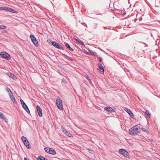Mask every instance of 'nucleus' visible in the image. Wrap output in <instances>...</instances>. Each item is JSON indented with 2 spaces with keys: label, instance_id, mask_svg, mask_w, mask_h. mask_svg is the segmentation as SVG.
<instances>
[{
  "label": "nucleus",
  "instance_id": "1",
  "mask_svg": "<svg viewBox=\"0 0 160 160\" xmlns=\"http://www.w3.org/2000/svg\"><path fill=\"white\" fill-rule=\"evenodd\" d=\"M140 127L137 125L131 128L129 130V133L132 135H138L140 133Z\"/></svg>",
  "mask_w": 160,
  "mask_h": 160
},
{
  "label": "nucleus",
  "instance_id": "2",
  "mask_svg": "<svg viewBox=\"0 0 160 160\" xmlns=\"http://www.w3.org/2000/svg\"><path fill=\"white\" fill-rule=\"evenodd\" d=\"M56 104L59 109L61 110H63L62 101L59 97H58V98L56 100Z\"/></svg>",
  "mask_w": 160,
  "mask_h": 160
},
{
  "label": "nucleus",
  "instance_id": "3",
  "mask_svg": "<svg viewBox=\"0 0 160 160\" xmlns=\"http://www.w3.org/2000/svg\"><path fill=\"white\" fill-rule=\"evenodd\" d=\"M30 38L36 47L38 46V42L35 37L33 35L31 34L30 35Z\"/></svg>",
  "mask_w": 160,
  "mask_h": 160
},
{
  "label": "nucleus",
  "instance_id": "4",
  "mask_svg": "<svg viewBox=\"0 0 160 160\" xmlns=\"http://www.w3.org/2000/svg\"><path fill=\"white\" fill-rule=\"evenodd\" d=\"M52 45L56 48L59 49L61 50H63V47L60 44L55 41L52 42Z\"/></svg>",
  "mask_w": 160,
  "mask_h": 160
},
{
  "label": "nucleus",
  "instance_id": "5",
  "mask_svg": "<svg viewBox=\"0 0 160 160\" xmlns=\"http://www.w3.org/2000/svg\"><path fill=\"white\" fill-rule=\"evenodd\" d=\"M119 152L125 157L128 158L129 156L128 153L124 149H120L119 150Z\"/></svg>",
  "mask_w": 160,
  "mask_h": 160
},
{
  "label": "nucleus",
  "instance_id": "6",
  "mask_svg": "<svg viewBox=\"0 0 160 160\" xmlns=\"http://www.w3.org/2000/svg\"><path fill=\"white\" fill-rule=\"evenodd\" d=\"M0 55L2 58H4L7 60H9L10 58V55L5 52H1L0 53Z\"/></svg>",
  "mask_w": 160,
  "mask_h": 160
},
{
  "label": "nucleus",
  "instance_id": "7",
  "mask_svg": "<svg viewBox=\"0 0 160 160\" xmlns=\"http://www.w3.org/2000/svg\"><path fill=\"white\" fill-rule=\"evenodd\" d=\"M37 109L38 115L40 117H41L42 115V110L38 105L37 106Z\"/></svg>",
  "mask_w": 160,
  "mask_h": 160
},
{
  "label": "nucleus",
  "instance_id": "8",
  "mask_svg": "<svg viewBox=\"0 0 160 160\" xmlns=\"http://www.w3.org/2000/svg\"><path fill=\"white\" fill-rule=\"evenodd\" d=\"M125 110L129 114V115L132 118H133L134 116L133 113L132 112L131 110L128 108H126Z\"/></svg>",
  "mask_w": 160,
  "mask_h": 160
},
{
  "label": "nucleus",
  "instance_id": "9",
  "mask_svg": "<svg viewBox=\"0 0 160 160\" xmlns=\"http://www.w3.org/2000/svg\"><path fill=\"white\" fill-rule=\"evenodd\" d=\"M9 95L10 96V99L12 100V101L13 102V103H14L16 104L17 103V101L16 100L13 95L12 93H9Z\"/></svg>",
  "mask_w": 160,
  "mask_h": 160
},
{
  "label": "nucleus",
  "instance_id": "10",
  "mask_svg": "<svg viewBox=\"0 0 160 160\" xmlns=\"http://www.w3.org/2000/svg\"><path fill=\"white\" fill-rule=\"evenodd\" d=\"M98 70L101 73H104V69L101 64L99 66V68H98Z\"/></svg>",
  "mask_w": 160,
  "mask_h": 160
},
{
  "label": "nucleus",
  "instance_id": "11",
  "mask_svg": "<svg viewBox=\"0 0 160 160\" xmlns=\"http://www.w3.org/2000/svg\"><path fill=\"white\" fill-rule=\"evenodd\" d=\"M104 110L107 111H109L111 112H114V111L113 109L111 107H105L104 108Z\"/></svg>",
  "mask_w": 160,
  "mask_h": 160
},
{
  "label": "nucleus",
  "instance_id": "12",
  "mask_svg": "<svg viewBox=\"0 0 160 160\" xmlns=\"http://www.w3.org/2000/svg\"><path fill=\"white\" fill-rule=\"evenodd\" d=\"M22 106L23 108L28 113H30V112L26 104L22 105Z\"/></svg>",
  "mask_w": 160,
  "mask_h": 160
},
{
  "label": "nucleus",
  "instance_id": "13",
  "mask_svg": "<svg viewBox=\"0 0 160 160\" xmlns=\"http://www.w3.org/2000/svg\"><path fill=\"white\" fill-rule=\"evenodd\" d=\"M27 142L23 141L22 142L25 145V146H26V147L28 149H30L31 148V146L30 145L29 142L28 140H27Z\"/></svg>",
  "mask_w": 160,
  "mask_h": 160
},
{
  "label": "nucleus",
  "instance_id": "14",
  "mask_svg": "<svg viewBox=\"0 0 160 160\" xmlns=\"http://www.w3.org/2000/svg\"><path fill=\"white\" fill-rule=\"evenodd\" d=\"M6 11H9L12 12L13 13H17L18 12L16 11H15L14 9H13L10 8H6Z\"/></svg>",
  "mask_w": 160,
  "mask_h": 160
},
{
  "label": "nucleus",
  "instance_id": "15",
  "mask_svg": "<svg viewBox=\"0 0 160 160\" xmlns=\"http://www.w3.org/2000/svg\"><path fill=\"white\" fill-rule=\"evenodd\" d=\"M8 75L10 77L12 78L14 80H16L17 79V77L13 74L11 73H8Z\"/></svg>",
  "mask_w": 160,
  "mask_h": 160
},
{
  "label": "nucleus",
  "instance_id": "16",
  "mask_svg": "<svg viewBox=\"0 0 160 160\" xmlns=\"http://www.w3.org/2000/svg\"><path fill=\"white\" fill-rule=\"evenodd\" d=\"M50 150L49 152V153L52 155H55L56 154V152L52 148H50Z\"/></svg>",
  "mask_w": 160,
  "mask_h": 160
},
{
  "label": "nucleus",
  "instance_id": "17",
  "mask_svg": "<svg viewBox=\"0 0 160 160\" xmlns=\"http://www.w3.org/2000/svg\"><path fill=\"white\" fill-rule=\"evenodd\" d=\"M65 46L69 50L71 51H73L74 50L70 46L68 43H66Z\"/></svg>",
  "mask_w": 160,
  "mask_h": 160
},
{
  "label": "nucleus",
  "instance_id": "18",
  "mask_svg": "<svg viewBox=\"0 0 160 160\" xmlns=\"http://www.w3.org/2000/svg\"><path fill=\"white\" fill-rule=\"evenodd\" d=\"M38 160H48L47 159L42 156H39L38 158Z\"/></svg>",
  "mask_w": 160,
  "mask_h": 160
},
{
  "label": "nucleus",
  "instance_id": "19",
  "mask_svg": "<svg viewBox=\"0 0 160 160\" xmlns=\"http://www.w3.org/2000/svg\"><path fill=\"white\" fill-rule=\"evenodd\" d=\"M90 53L93 55H94V56H98V55H97V53L96 52H93L91 50L90 51Z\"/></svg>",
  "mask_w": 160,
  "mask_h": 160
},
{
  "label": "nucleus",
  "instance_id": "20",
  "mask_svg": "<svg viewBox=\"0 0 160 160\" xmlns=\"http://www.w3.org/2000/svg\"><path fill=\"white\" fill-rule=\"evenodd\" d=\"M0 118H2L3 119H5V116L4 115L3 113L1 112H0Z\"/></svg>",
  "mask_w": 160,
  "mask_h": 160
},
{
  "label": "nucleus",
  "instance_id": "21",
  "mask_svg": "<svg viewBox=\"0 0 160 160\" xmlns=\"http://www.w3.org/2000/svg\"><path fill=\"white\" fill-rule=\"evenodd\" d=\"M21 139L22 142H23V141L26 142H26H27V140H28V139L27 138L23 136H22L21 137Z\"/></svg>",
  "mask_w": 160,
  "mask_h": 160
},
{
  "label": "nucleus",
  "instance_id": "22",
  "mask_svg": "<svg viewBox=\"0 0 160 160\" xmlns=\"http://www.w3.org/2000/svg\"><path fill=\"white\" fill-rule=\"evenodd\" d=\"M44 150L46 152L49 153V151L50 150V148H49L45 147L44 148Z\"/></svg>",
  "mask_w": 160,
  "mask_h": 160
},
{
  "label": "nucleus",
  "instance_id": "23",
  "mask_svg": "<svg viewBox=\"0 0 160 160\" xmlns=\"http://www.w3.org/2000/svg\"><path fill=\"white\" fill-rule=\"evenodd\" d=\"M63 55L65 58L68 59L69 60L71 59V58L70 57L68 56L67 55H66L65 54H63Z\"/></svg>",
  "mask_w": 160,
  "mask_h": 160
},
{
  "label": "nucleus",
  "instance_id": "24",
  "mask_svg": "<svg viewBox=\"0 0 160 160\" xmlns=\"http://www.w3.org/2000/svg\"><path fill=\"white\" fill-rule=\"evenodd\" d=\"M76 41H77L78 42H79L81 45H84V43L82 41H81V40H79V39H78V40H76Z\"/></svg>",
  "mask_w": 160,
  "mask_h": 160
},
{
  "label": "nucleus",
  "instance_id": "25",
  "mask_svg": "<svg viewBox=\"0 0 160 160\" xmlns=\"http://www.w3.org/2000/svg\"><path fill=\"white\" fill-rule=\"evenodd\" d=\"M66 135L67 136H69V137H71V136H72V134H71L68 131H67L65 133Z\"/></svg>",
  "mask_w": 160,
  "mask_h": 160
},
{
  "label": "nucleus",
  "instance_id": "26",
  "mask_svg": "<svg viewBox=\"0 0 160 160\" xmlns=\"http://www.w3.org/2000/svg\"><path fill=\"white\" fill-rule=\"evenodd\" d=\"M146 114L147 115L148 118H149L150 116V114L149 113L148 111H146L145 112Z\"/></svg>",
  "mask_w": 160,
  "mask_h": 160
},
{
  "label": "nucleus",
  "instance_id": "27",
  "mask_svg": "<svg viewBox=\"0 0 160 160\" xmlns=\"http://www.w3.org/2000/svg\"><path fill=\"white\" fill-rule=\"evenodd\" d=\"M86 78L88 80L89 82L90 83H91V79L89 78V76L88 75H86Z\"/></svg>",
  "mask_w": 160,
  "mask_h": 160
},
{
  "label": "nucleus",
  "instance_id": "28",
  "mask_svg": "<svg viewBox=\"0 0 160 160\" xmlns=\"http://www.w3.org/2000/svg\"><path fill=\"white\" fill-rule=\"evenodd\" d=\"M7 28V27L4 25H0V28L5 29Z\"/></svg>",
  "mask_w": 160,
  "mask_h": 160
},
{
  "label": "nucleus",
  "instance_id": "29",
  "mask_svg": "<svg viewBox=\"0 0 160 160\" xmlns=\"http://www.w3.org/2000/svg\"><path fill=\"white\" fill-rule=\"evenodd\" d=\"M61 128H62V131L64 133H65L67 131L62 126H61Z\"/></svg>",
  "mask_w": 160,
  "mask_h": 160
},
{
  "label": "nucleus",
  "instance_id": "30",
  "mask_svg": "<svg viewBox=\"0 0 160 160\" xmlns=\"http://www.w3.org/2000/svg\"><path fill=\"white\" fill-rule=\"evenodd\" d=\"M125 72H126V74L129 77H130V72L129 71H128V69H127V70H125Z\"/></svg>",
  "mask_w": 160,
  "mask_h": 160
},
{
  "label": "nucleus",
  "instance_id": "31",
  "mask_svg": "<svg viewBox=\"0 0 160 160\" xmlns=\"http://www.w3.org/2000/svg\"><path fill=\"white\" fill-rule=\"evenodd\" d=\"M20 102L22 105H24L26 104L24 102V101L22 99H20Z\"/></svg>",
  "mask_w": 160,
  "mask_h": 160
},
{
  "label": "nucleus",
  "instance_id": "32",
  "mask_svg": "<svg viewBox=\"0 0 160 160\" xmlns=\"http://www.w3.org/2000/svg\"><path fill=\"white\" fill-rule=\"evenodd\" d=\"M6 90L9 93H12L9 88H6Z\"/></svg>",
  "mask_w": 160,
  "mask_h": 160
},
{
  "label": "nucleus",
  "instance_id": "33",
  "mask_svg": "<svg viewBox=\"0 0 160 160\" xmlns=\"http://www.w3.org/2000/svg\"><path fill=\"white\" fill-rule=\"evenodd\" d=\"M6 8H7V7H0V9L1 10H3L6 11Z\"/></svg>",
  "mask_w": 160,
  "mask_h": 160
},
{
  "label": "nucleus",
  "instance_id": "34",
  "mask_svg": "<svg viewBox=\"0 0 160 160\" xmlns=\"http://www.w3.org/2000/svg\"><path fill=\"white\" fill-rule=\"evenodd\" d=\"M98 60H99V61L100 62H101L102 61V58L101 57H99V58H98Z\"/></svg>",
  "mask_w": 160,
  "mask_h": 160
},
{
  "label": "nucleus",
  "instance_id": "35",
  "mask_svg": "<svg viewBox=\"0 0 160 160\" xmlns=\"http://www.w3.org/2000/svg\"><path fill=\"white\" fill-rule=\"evenodd\" d=\"M141 129L143 131H145L146 130L145 128H142Z\"/></svg>",
  "mask_w": 160,
  "mask_h": 160
},
{
  "label": "nucleus",
  "instance_id": "36",
  "mask_svg": "<svg viewBox=\"0 0 160 160\" xmlns=\"http://www.w3.org/2000/svg\"><path fill=\"white\" fill-rule=\"evenodd\" d=\"M24 160H28L27 158H24Z\"/></svg>",
  "mask_w": 160,
  "mask_h": 160
},
{
  "label": "nucleus",
  "instance_id": "37",
  "mask_svg": "<svg viewBox=\"0 0 160 160\" xmlns=\"http://www.w3.org/2000/svg\"><path fill=\"white\" fill-rule=\"evenodd\" d=\"M4 32H6V33H7V32H8L6 30H5V31H4Z\"/></svg>",
  "mask_w": 160,
  "mask_h": 160
},
{
  "label": "nucleus",
  "instance_id": "38",
  "mask_svg": "<svg viewBox=\"0 0 160 160\" xmlns=\"http://www.w3.org/2000/svg\"><path fill=\"white\" fill-rule=\"evenodd\" d=\"M140 42V43H143L145 44V43H143V42Z\"/></svg>",
  "mask_w": 160,
  "mask_h": 160
}]
</instances>
